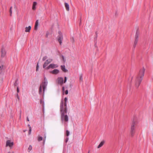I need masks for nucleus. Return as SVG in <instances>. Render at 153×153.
<instances>
[{"mask_svg": "<svg viewBox=\"0 0 153 153\" xmlns=\"http://www.w3.org/2000/svg\"><path fill=\"white\" fill-rule=\"evenodd\" d=\"M59 71L57 69H55L51 72V73L53 74H57L59 73Z\"/></svg>", "mask_w": 153, "mask_h": 153, "instance_id": "obj_15", "label": "nucleus"}, {"mask_svg": "<svg viewBox=\"0 0 153 153\" xmlns=\"http://www.w3.org/2000/svg\"><path fill=\"white\" fill-rule=\"evenodd\" d=\"M28 126L29 127V131L28 132L29 134H30L31 133V127L30 126V125L29 124L28 125Z\"/></svg>", "mask_w": 153, "mask_h": 153, "instance_id": "obj_21", "label": "nucleus"}, {"mask_svg": "<svg viewBox=\"0 0 153 153\" xmlns=\"http://www.w3.org/2000/svg\"><path fill=\"white\" fill-rule=\"evenodd\" d=\"M132 79H133V77H131V78L130 79V80H129V82L130 83L131 82L132 80Z\"/></svg>", "mask_w": 153, "mask_h": 153, "instance_id": "obj_37", "label": "nucleus"}, {"mask_svg": "<svg viewBox=\"0 0 153 153\" xmlns=\"http://www.w3.org/2000/svg\"><path fill=\"white\" fill-rule=\"evenodd\" d=\"M60 112L61 114L67 113V105L64 104V101L63 100H62L60 103Z\"/></svg>", "mask_w": 153, "mask_h": 153, "instance_id": "obj_2", "label": "nucleus"}, {"mask_svg": "<svg viewBox=\"0 0 153 153\" xmlns=\"http://www.w3.org/2000/svg\"><path fill=\"white\" fill-rule=\"evenodd\" d=\"M68 94V90H66L65 91V94Z\"/></svg>", "mask_w": 153, "mask_h": 153, "instance_id": "obj_39", "label": "nucleus"}, {"mask_svg": "<svg viewBox=\"0 0 153 153\" xmlns=\"http://www.w3.org/2000/svg\"><path fill=\"white\" fill-rule=\"evenodd\" d=\"M12 7H11L10 8V16H12Z\"/></svg>", "mask_w": 153, "mask_h": 153, "instance_id": "obj_26", "label": "nucleus"}, {"mask_svg": "<svg viewBox=\"0 0 153 153\" xmlns=\"http://www.w3.org/2000/svg\"><path fill=\"white\" fill-rule=\"evenodd\" d=\"M31 27L30 26H29L28 27H27L25 28V32H29L30 30H31Z\"/></svg>", "mask_w": 153, "mask_h": 153, "instance_id": "obj_17", "label": "nucleus"}, {"mask_svg": "<svg viewBox=\"0 0 153 153\" xmlns=\"http://www.w3.org/2000/svg\"><path fill=\"white\" fill-rule=\"evenodd\" d=\"M88 153H89V152H88Z\"/></svg>", "mask_w": 153, "mask_h": 153, "instance_id": "obj_52", "label": "nucleus"}, {"mask_svg": "<svg viewBox=\"0 0 153 153\" xmlns=\"http://www.w3.org/2000/svg\"><path fill=\"white\" fill-rule=\"evenodd\" d=\"M43 107H44V103H43Z\"/></svg>", "mask_w": 153, "mask_h": 153, "instance_id": "obj_50", "label": "nucleus"}, {"mask_svg": "<svg viewBox=\"0 0 153 153\" xmlns=\"http://www.w3.org/2000/svg\"><path fill=\"white\" fill-rule=\"evenodd\" d=\"M46 80H47V79H46V77H45L44 78V81H45Z\"/></svg>", "mask_w": 153, "mask_h": 153, "instance_id": "obj_44", "label": "nucleus"}, {"mask_svg": "<svg viewBox=\"0 0 153 153\" xmlns=\"http://www.w3.org/2000/svg\"><path fill=\"white\" fill-rule=\"evenodd\" d=\"M61 68L62 70L64 72H67L68 71V70L66 69L65 68V66L64 65H61Z\"/></svg>", "mask_w": 153, "mask_h": 153, "instance_id": "obj_13", "label": "nucleus"}, {"mask_svg": "<svg viewBox=\"0 0 153 153\" xmlns=\"http://www.w3.org/2000/svg\"><path fill=\"white\" fill-rule=\"evenodd\" d=\"M62 60H63V61L64 62H65V61H66V60L65 59L64 56L62 55Z\"/></svg>", "mask_w": 153, "mask_h": 153, "instance_id": "obj_32", "label": "nucleus"}, {"mask_svg": "<svg viewBox=\"0 0 153 153\" xmlns=\"http://www.w3.org/2000/svg\"><path fill=\"white\" fill-rule=\"evenodd\" d=\"M32 149V146L31 145H30L28 149V152H30V151Z\"/></svg>", "mask_w": 153, "mask_h": 153, "instance_id": "obj_25", "label": "nucleus"}, {"mask_svg": "<svg viewBox=\"0 0 153 153\" xmlns=\"http://www.w3.org/2000/svg\"><path fill=\"white\" fill-rule=\"evenodd\" d=\"M17 93L19 92V88H18V87H17Z\"/></svg>", "mask_w": 153, "mask_h": 153, "instance_id": "obj_40", "label": "nucleus"}, {"mask_svg": "<svg viewBox=\"0 0 153 153\" xmlns=\"http://www.w3.org/2000/svg\"><path fill=\"white\" fill-rule=\"evenodd\" d=\"M145 71V69L144 68L140 69L138 76L136 78L135 85V87L137 88L139 87L143 79Z\"/></svg>", "mask_w": 153, "mask_h": 153, "instance_id": "obj_1", "label": "nucleus"}, {"mask_svg": "<svg viewBox=\"0 0 153 153\" xmlns=\"http://www.w3.org/2000/svg\"><path fill=\"white\" fill-rule=\"evenodd\" d=\"M46 137V135L45 134L44 135V141H43L44 143V142H45V140Z\"/></svg>", "mask_w": 153, "mask_h": 153, "instance_id": "obj_34", "label": "nucleus"}, {"mask_svg": "<svg viewBox=\"0 0 153 153\" xmlns=\"http://www.w3.org/2000/svg\"><path fill=\"white\" fill-rule=\"evenodd\" d=\"M66 114L63 113L61 114V119L62 122L64 121L67 122L68 120V116Z\"/></svg>", "mask_w": 153, "mask_h": 153, "instance_id": "obj_6", "label": "nucleus"}, {"mask_svg": "<svg viewBox=\"0 0 153 153\" xmlns=\"http://www.w3.org/2000/svg\"><path fill=\"white\" fill-rule=\"evenodd\" d=\"M48 81L47 80H46L45 81L43 82L40 86L39 88V93L40 94H41L42 93V88L43 89V94L44 93V92L47 85Z\"/></svg>", "mask_w": 153, "mask_h": 153, "instance_id": "obj_3", "label": "nucleus"}, {"mask_svg": "<svg viewBox=\"0 0 153 153\" xmlns=\"http://www.w3.org/2000/svg\"><path fill=\"white\" fill-rule=\"evenodd\" d=\"M47 56H44V57H43V58H42V60L43 61H45V60H46V59H47Z\"/></svg>", "mask_w": 153, "mask_h": 153, "instance_id": "obj_27", "label": "nucleus"}, {"mask_svg": "<svg viewBox=\"0 0 153 153\" xmlns=\"http://www.w3.org/2000/svg\"><path fill=\"white\" fill-rule=\"evenodd\" d=\"M27 120L28 121H29V120L28 117H27Z\"/></svg>", "mask_w": 153, "mask_h": 153, "instance_id": "obj_42", "label": "nucleus"}, {"mask_svg": "<svg viewBox=\"0 0 153 153\" xmlns=\"http://www.w3.org/2000/svg\"><path fill=\"white\" fill-rule=\"evenodd\" d=\"M81 19H80V23H81Z\"/></svg>", "mask_w": 153, "mask_h": 153, "instance_id": "obj_51", "label": "nucleus"}, {"mask_svg": "<svg viewBox=\"0 0 153 153\" xmlns=\"http://www.w3.org/2000/svg\"><path fill=\"white\" fill-rule=\"evenodd\" d=\"M48 36V33H46V37H47Z\"/></svg>", "mask_w": 153, "mask_h": 153, "instance_id": "obj_47", "label": "nucleus"}, {"mask_svg": "<svg viewBox=\"0 0 153 153\" xmlns=\"http://www.w3.org/2000/svg\"><path fill=\"white\" fill-rule=\"evenodd\" d=\"M97 35L96 37L95 38V39H97Z\"/></svg>", "mask_w": 153, "mask_h": 153, "instance_id": "obj_48", "label": "nucleus"}, {"mask_svg": "<svg viewBox=\"0 0 153 153\" xmlns=\"http://www.w3.org/2000/svg\"><path fill=\"white\" fill-rule=\"evenodd\" d=\"M37 4V3L36 2H34L33 5L32 9L33 10H35L36 9V5Z\"/></svg>", "mask_w": 153, "mask_h": 153, "instance_id": "obj_20", "label": "nucleus"}, {"mask_svg": "<svg viewBox=\"0 0 153 153\" xmlns=\"http://www.w3.org/2000/svg\"><path fill=\"white\" fill-rule=\"evenodd\" d=\"M52 61V59H49L47 60L44 62L43 65V68H44L45 69L46 67L49 63L51 62Z\"/></svg>", "mask_w": 153, "mask_h": 153, "instance_id": "obj_8", "label": "nucleus"}, {"mask_svg": "<svg viewBox=\"0 0 153 153\" xmlns=\"http://www.w3.org/2000/svg\"><path fill=\"white\" fill-rule=\"evenodd\" d=\"M8 153H14V152H9Z\"/></svg>", "mask_w": 153, "mask_h": 153, "instance_id": "obj_49", "label": "nucleus"}, {"mask_svg": "<svg viewBox=\"0 0 153 153\" xmlns=\"http://www.w3.org/2000/svg\"><path fill=\"white\" fill-rule=\"evenodd\" d=\"M18 81V79H17L16 80L14 84V85L15 86H16L18 85V83H17Z\"/></svg>", "mask_w": 153, "mask_h": 153, "instance_id": "obj_28", "label": "nucleus"}, {"mask_svg": "<svg viewBox=\"0 0 153 153\" xmlns=\"http://www.w3.org/2000/svg\"><path fill=\"white\" fill-rule=\"evenodd\" d=\"M69 134H70L69 131L68 130H66V134L67 136H68L69 135Z\"/></svg>", "mask_w": 153, "mask_h": 153, "instance_id": "obj_30", "label": "nucleus"}, {"mask_svg": "<svg viewBox=\"0 0 153 153\" xmlns=\"http://www.w3.org/2000/svg\"><path fill=\"white\" fill-rule=\"evenodd\" d=\"M105 143V141L103 140L101 142L99 145L97 147L98 148H99L101 147H102L104 144Z\"/></svg>", "mask_w": 153, "mask_h": 153, "instance_id": "obj_18", "label": "nucleus"}, {"mask_svg": "<svg viewBox=\"0 0 153 153\" xmlns=\"http://www.w3.org/2000/svg\"><path fill=\"white\" fill-rule=\"evenodd\" d=\"M136 123V121L133 120L131 124L130 133L132 137H133L134 133V126Z\"/></svg>", "mask_w": 153, "mask_h": 153, "instance_id": "obj_4", "label": "nucleus"}, {"mask_svg": "<svg viewBox=\"0 0 153 153\" xmlns=\"http://www.w3.org/2000/svg\"><path fill=\"white\" fill-rule=\"evenodd\" d=\"M39 68V63H38L37 65H36V71H37L38 70Z\"/></svg>", "mask_w": 153, "mask_h": 153, "instance_id": "obj_33", "label": "nucleus"}, {"mask_svg": "<svg viewBox=\"0 0 153 153\" xmlns=\"http://www.w3.org/2000/svg\"><path fill=\"white\" fill-rule=\"evenodd\" d=\"M71 40L72 43H74L75 42L74 38L73 37H72L71 38Z\"/></svg>", "mask_w": 153, "mask_h": 153, "instance_id": "obj_29", "label": "nucleus"}, {"mask_svg": "<svg viewBox=\"0 0 153 153\" xmlns=\"http://www.w3.org/2000/svg\"><path fill=\"white\" fill-rule=\"evenodd\" d=\"M138 39H135V40H134V43L137 44V42L138 41Z\"/></svg>", "mask_w": 153, "mask_h": 153, "instance_id": "obj_35", "label": "nucleus"}, {"mask_svg": "<svg viewBox=\"0 0 153 153\" xmlns=\"http://www.w3.org/2000/svg\"><path fill=\"white\" fill-rule=\"evenodd\" d=\"M6 53V52L3 46H2L1 49V56L2 57H4Z\"/></svg>", "mask_w": 153, "mask_h": 153, "instance_id": "obj_10", "label": "nucleus"}, {"mask_svg": "<svg viewBox=\"0 0 153 153\" xmlns=\"http://www.w3.org/2000/svg\"><path fill=\"white\" fill-rule=\"evenodd\" d=\"M3 79V77L2 76H0V82H2Z\"/></svg>", "mask_w": 153, "mask_h": 153, "instance_id": "obj_31", "label": "nucleus"}, {"mask_svg": "<svg viewBox=\"0 0 153 153\" xmlns=\"http://www.w3.org/2000/svg\"><path fill=\"white\" fill-rule=\"evenodd\" d=\"M65 5L66 10L68 11H69V7L68 4L66 2H65Z\"/></svg>", "mask_w": 153, "mask_h": 153, "instance_id": "obj_16", "label": "nucleus"}, {"mask_svg": "<svg viewBox=\"0 0 153 153\" xmlns=\"http://www.w3.org/2000/svg\"><path fill=\"white\" fill-rule=\"evenodd\" d=\"M21 111H20V118H21Z\"/></svg>", "mask_w": 153, "mask_h": 153, "instance_id": "obj_45", "label": "nucleus"}, {"mask_svg": "<svg viewBox=\"0 0 153 153\" xmlns=\"http://www.w3.org/2000/svg\"><path fill=\"white\" fill-rule=\"evenodd\" d=\"M65 79L64 81H63V79L62 77H58L57 79V81L58 83L61 85H62L63 83H65L67 80V77L65 76Z\"/></svg>", "mask_w": 153, "mask_h": 153, "instance_id": "obj_5", "label": "nucleus"}, {"mask_svg": "<svg viewBox=\"0 0 153 153\" xmlns=\"http://www.w3.org/2000/svg\"><path fill=\"white\" fill-rule=\"evenodd\" d=\"M5 67L4 65V64L2 62H0V73H1V71H3L5 69Z\"/></svg>", "mask_w": 153, "mask_h": 153, "instance_id": "obj_12", "label": "nucleus"}, {"mask_svg": "<svg viewBox=\"0 0 153 153\" xmlns=\"http://www.w3.org/2000/svg\"><path fill=\"white\" fill-rule=\"evenodd\" d=\"M42 100H40V103H42Z\"/></svg>", "mask_w": 153, "mask_h": 153, "instance_id": "obj_46", "label": "nucleus"}, {"mask_svg": "<svg viewBox=\"0 0 153 153\" xmlns=\"http://www.w3.org/2000/svg\"><path fill=\"white\" fill-rule=\"evenodd\" d=\"M38 20H37L36 21V22H35V25L34 27V29L35 30H36L37 29V27L38 25Z\"/></svg>", "mask_w": 153, "mask_h": 153, "instance_id": "obj_19", "label": "nucleus"}, {"mask_svg": "<svg viewBox=\"0 0 153 153\" xmlns=\"http://www.w3.org/2000/svg\"><path fill=\"white\" fill-rule=\"evenodd\" d=\"M43 139V137H39L38 138V140L39 141L42 140Z\"/></svg>", "mask_w": 153, "mask_h": 153, "instance_id": "obj_24", "label": "nucleus"}, {"mask_svg": "<svg viewBox=\"0 0 153 153\" xmlns=\"http://www.w3.org/2000/svg\"><path fill=\"white\" fill-rule=\"evenodd\" d=\"M139 32L138 31V30H137L136 31L135 35V39H138V37L139 35Z\"/></svg>", "mask_w": 153, "mask_h": 153, "instance_id": "obj_14", "label": "nucleus"}, {"mask_svg": "<svg viewBox=\"0 0 153 153\" xmlns=\"http://www.w3.org/2000/svg\"><path fill=\"white\" fill-rule=\"evenodd\" d=\"M68 140V137H67L66 139H65V142L66 143H67Z\"/></svg>", "mask_w": 153, "mask_h": 153, "instance_id": "obj_38", "label": "nucleus"}, {"mask_svg": "<svg viewBox=\"0 0 153 153\" xmlns=\"http://www.w3.org/2000/svg\"><path fill=\"white\" fill-rule=\"evenodd\" d=\"M62 90L63 91H64L65 90V88L64 87H63L62 88Z\"/></svg>", "mask_w": 153, "mask_h": 153, "instance_id": "obj_43", "label": "nucleus"}, {"mask_svg": "<svg viewBox=\"0 0 153 153\" xmlns=\"http://www.w3.org/2000/svg\"><path fill=\"white\" fill-rule=\"evenodd\" d=\"M137 43H134V44H133V47H134V48H135V47H136V45H137Z\"/></svg>", "mask_w": 153, "mask_h": 153, "instance_id": "obj_36", "label": "nucleus"}, {"mask_svg": "<svg viewBox=\"0 0 153 153\" xmlns=\"http://www.w3.org/2000/svg\"><path fill=\"white\" fill-rule=\"evenodd\" d=\"M14 143L13 142L11 141L10 140H7L6 141V147L9 146L10 148H12L13 145Z\"/></svg>", "mask_w": 153, "mask_h": 153, "instance_id": "obj_7", "label": "nucleus"}, {"mask_svg": "<svg viewBox=\"0 0 153 153\" xmlns=\"http://www.w3.org/2000/svg\"><path fill=\"white\" fill-rule=\"evenodd\" d=\"M63 39V37L62 35V34H60L58 36V40L59 43L60 45H61L62 43V41Z\"/></svg>", "mask_w": 153, "mask_h": 153, "instance_id": "obj_11", "label": "nucleus"}, {"mask_svg": "<svg viewBox=\"0 0 153 153\" xmlns=\"http://www.w3.org/2000/svg\"><path fill=\"white\" fill-rule=\"evenodd\" d=\"M17 98L19 100V97L18 96V94H17Z\"/></svg>", "mask_w": 153, "mask_h": 153, "instance_id": "obj_41", "label": "nucleus"}, {"mask_svg": "<svg viewBox=\"0 0 153 153\" xmlns=\"http://www.w3.org/2000/svg\"><path fill=\"white\" fill-rule=\"evenodd\" d=\"M68 100V99L67 97H65L64 99V104H66L67 105V102Z\"/></svg>", "mask_w": 153, "mask_h": 153, "instance_id": "obj_23", "label": "nucleus"}, {"mask_svg": "<svg viewBox=\"0 0 153 153\" xmlns=\"http://www.w3.org/2000/svg\"><path fill=\"white\" fill-rule=\"evenodd\" d=\"M58 67V65L56 64H51L49 65L45 69L48 70L50 68H56Z\"/></svg>", "mask_w": 153, "mask_h": 153, "instance_id": "obj_9", "label": "nucleus"}, {"mask_svg": "<svg viewBox=\"0 0 153 153\" xmlns=\"http://www.w3.org/2000/svg\"><path fill=\"white\" fill-rule=\"evenodd\" d=\"M79 80L81 81H82L83 79H82V74H80L79 76Z\"/></svg>", "mask_w": 153, "mask_h": 153, "instance_id": "obj_22", "label": "nucleus"}]
</instances>
